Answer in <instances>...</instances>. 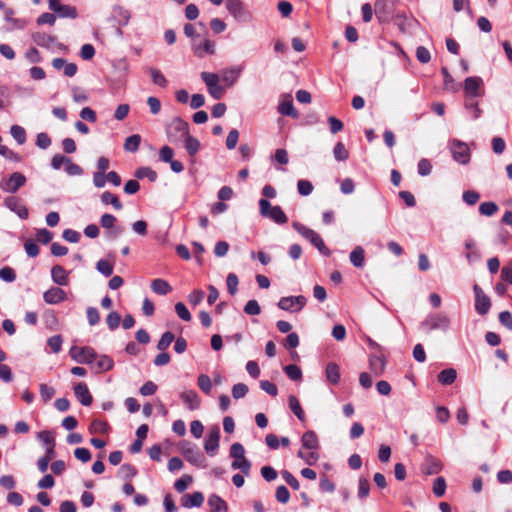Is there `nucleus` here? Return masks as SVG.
<instances>
[{"mask_svg":"<svg viewBox=\"0 0 512 512\" xmlns=\"http://www.w3.org/2000/svg\"><path fill=\"white\" fill-rule=\"evenodd\" d=\"M293 228L306 240H308L312 245H314L318 251L324 255V256H330L331 251L329 248L325 245L323 239L321 236L314 231L313 229H310L303 224H300L298 222L293 223Z\"/></svg>","mask_w":512,"mask_h":512,"instance_id":"1","label":"nucleus"},{"mask_svg":"<svg viewBox=\"0 0 512 512\" xmlns=\"http://www.w3.org/2000/svg\"><path fill=\"white\" fill-rule=\"evenodd\" d=\"M450 318L442 313L429 314L421 322L420 329L425 333H430L434 330L447 331L450 327Z\"/></svg>","mask_w":512,"mask_h":512,"instance_id":"2","label":"nucleus"},{"mask_svg":"<svg viewBox=\"0 0 512 512\" xmlns=\"http://www.w3.org/2000/svg\"><path fill=\"white\" fill-rule=\"evenodd\" d=\"M166 135L171 143L183 141L189 135V124L180 117H175L166 127Z\"/></svg>","mask_w":512,"mask_h":512,"instance_id":"3","label":"nucleus"},{"mask_svg":"<svg viewBox=\"0 0 512 512\" xmlns=\"http://www.w3.org/2000/svg\"><path fill=\"white\" fill-rule=\"evenodd\" d=\"M449 151L455 162L467 165L471 160V151L468 144L458 139H451L448 143Z\"/></svg>","mask_w":512,"mask_h":512,"instance_id":"4","label":"nucleus"},{"mask_svg":"<svg viewBox=\"0 0 512 512\" xmlns=\"http://www.w3.org/2000/svg\"><path fill=\"white\" fill-rule=\"evenodd\" d=\"M259 208L260 214L263 217L269 218L277 224H285L288 221L282 208L278 205L271 206L267 199L262 198L259 200Z\"/></svg>","mask_w":512,"mask_h":512,"instance_id":"5","label":"nucleus"},{"mask_svg":"<svg viewBox=\"0 0 512 512\" xmlns=\"http://www.w3.org/2000/svg\"><path fill=\"white\" fill-rule=\"evenodd\" d=\"M226 9L237 22L249 23L253 16L240 0H225Z\"/></svg>","mask_w":512,"mask_h":512,"instance_id":"6","label":"nucleus"},{"mask_svg":"<svg viewBox=\"0 0 512 512\" xmlns=\"http://www.w3.org/2000/svg\"><path fill=\"white\" fill-rule=\"evenodd\" d=\"M201 79L205 83L208 93L214 99H221L225 93V88L219 84L220 77L216 73L202 72Z\"/></svg>","mask_w":512,"mask_h":512,"instance_id":"7","label":"nucleus"},{"mask_svg":"<svg viewBox=\"0 0 512 512\" xmlns=\"http://www.w3.org/2000/svg\"><path fill=\"white\" fill-rule=\"evenodd\" d=\"M70 357L80 364H93L97 358L96 351L90 346H73L69 351Z\"/></svg>","mask_w":512,"mask_h":512,"instance_id":"8","label":"nucleus"},{"mask_svg":"<svg viewBox=\"0 0 512 512\" xmlns=\"http://www.w3.org/2000/svg\"><path fill=\"white\" fill-rule=\"evenodd\" d=\"M473 291L475 294V310L479 315L484 316L490 311L491 300L479 285L475 284Z\"/></svg>","mask_w":512,"mask_h":512,"instance_id":"9","label":"nucleus"},{"mask_svg":"<svg viewBox=\"0 0 512 512\" xmlns=\"http://www.w3.org/2000/svg\"><path fill=\"white\" fill-rule=\"evenodd\" d=\"M306 298L302 295L282 297L278 302V307L285 311L297 312L306 305Z\"/></svg>","mask_w":512,"mask_h":512,"instance_id":"10","label":"nucleus"},{"mask_svg":"<svg viewBox=\"0 0 512 512\" xmlns=\"http://www.w3.org/2000/svg\"><path fill=\"white\" fill-rule=\"evenodd\" d=\"M26 183V177L20 172H14L0 184L1 188L9 193H16Z\"/></svg>","mask_w":512,"mask_h":512,"instance_id":"11","label":"nucleus"},{"mask_svg":"<svg viewBox=\"0 0 512 512\" xmlns=\"http://www.w3.org/2000/svg\"><path fill=\"white\" fill-rule=\"evenodd\" d=\"M49 9L61 18L75 19L78 16L76 7L61 4L59 0H49Z\"/></svg>","mask_w":512,"mask_h":512,"instance_id":"12","label":"nucleus"},{"mask_svg":"<svg viewBox=\"0 0 512 512\" xmlns=\"http://www.w3.org/2000/svg\"><path fill=\"white\" fill-rule=\"evenodd\" d=\"M220 443V429L218 426L212 428L204 441V449L206 453L210 456H214L218 449Z\"/></svg>","mask_w":512,"mask_h":512,"instance_id":"13","label":"nucleus"},{"mask_svg":"<svg viewBox=\"0 0 512 512\" xmlns=\"http://www.w3.org/2000/svg\"><path fill=\"white\" fill-rule=\"evenodd\" d=\"M4 205L12 212L17 214V216L21 219L28 218V209L22 203V201L15 196H10L4 199Z\"/></svg>","mask_w":512,"mask_h":512,"instance_id":"14","label":"nucleus"},{"mask_svg":"<svg viewBox=\"0 0 512 512\" xmlns=\"http://www.w3.org/2000/svg\"><path fill=\"white\" fill-rule=\"evenodd\" d=\"M43 299L47 304L55 305L67 299L66 292L59 287H51L43 293Z\"/></svg>","mask_w":512,"mask_h":512,"instance_id":"15","label":"nucleus"},{"mask_svg":"<svg viewBox=\"0 0 512 512\" xmlns=\"http://www.w3.org/2000/svg\"><path fill=\"white\" fill-rule=\"evenodd\" d=\"M180 399L186 407L193 411L197 410L201 405V399L195 390H185L180 393Z\"/></svg>","mask_w":512,"mask_h":512,"instance_id":"16","label":"nucleus"},{"mask_svg":"<svg viewBox=\"0 0 512 512\" xmlns=\"http://www.w3.org/2000/svg\"><path fill=\"white\" fill-rule=\"evenodd\" d=\"M74 394L77 400L83 405V406H90L93 402V397L84 382H80L77 385L74 386Z\"/></svg>","mask_w":512,"mask_h":512,"instance_id":"17","label":"nucleus"},{"mask_svg":"<svg viewBox=\"0 0 512 512\" xmlns=\"http://www.w3.org/2000/svg\"><path fill=\"white\" fill-rule=\"evenodd\" d=\"M193 51L197 57H204L205 55H212L215 52V43L207 38L201 40L199 43H193Z\"/></svg>","mask_w":512,"mask_h":512,"instance_id":"18","label":"nucleus"},{"mask_svg":"<svg viewBox=\"0 0 512 512\" xmlns=\"http://www.w3.org/2000/svg\"><path fill=\"white\" fill-rule=\"evenodd\" d=\"M33 41L41 47L50 49L54 47L55 45L61 46L60 43H57V38L55 36L43 33V32H37L34 33L32 36Z\"/></svg>","mask_w":512,"mask_h":512,"instance_id":"19","label":"nucleus"},{"mask_svg":"<svg viewBox=\"0 0 512 512\" xmlns=\"http://www.w3.org/2000/svg\"><path fill=\"white\" fill-rule=\"evenodd\" d=\"M442 470V463L439 459L428 455L421 467V471L426 475H434Z\"/></svg>","mask_w":512,"mask_h":512,"instance_id":"20","label":"nucleus"},{"mask_svg":"<svg viewBox=\"0 0 512 512\" xmlns=\"http://www.w3.org/2000/svg\"><path fill=\"white\" fill-rule=\"evenodd\" d=\"M483 81L480 77H468L464 82V91L467 96L477 97L479 95V88Z\"/></svg>","mask_w":512,"mask_h":512,"instance_id":"21","label":"nucleus"},{"mask_svg":"<svg viewBox=\"0 0 512 512\" xmlns=\"http://www.w3.org/2000/svg\"><path fill=\"white\" fill-rule=\"evenodd\" d=\"M204 502V496L201 492H194L192 494H185L181 498V504L185 508L200 507Z\"/></svg>","mask_w":512,"mask_h":512,"instance_id":"22","label":"nucleus"},{"mask_svg":"<svg viewBox=\"0 0 512 512\" xmlns=\"http://www.w3.org/2000/svg\"><path fill=\"white\" fill-rule=\"evenodd\" d=\"M184 456L188 462L195 465L196 467H198V468L206 467L205 457H204L203 453H201L200 451H198L194 448H189L184 452Z\"/></svg>","mask_w":512,"mask_h":512,"instance_id":"23","label":"nucleus"},{"mask_svg":"<svg viewBox=\"0 0 512 512\" xmlns=\"http://www.w3.org/2000/svg\"><path fill=\"white\" fill-rule=\"evenodd\" d=\"M301 444L303 449L315 450L319 449V440L316 433L312 430L306 431L301 438Z\"/></svg>","mask_w":512,"mask_h":512,"instance_id":"24","label":"nucleus"},{"mask_svg":"<svg viewBox=\"0 0 512 512\" xmlns=\"http://www.w3.org/2000/svg\"><path fill=\"white\" fill-rule=\"evenodd\" d=\"M386 361L383 356L371 355L369 357V368L375 376H381L385 370Z\"/></svg>","mask_w":512,"mask_h":512,"instance_id":"25","label":"nucleus"},{"mask_svg":"<svg viewBox=\"0 0 512 512\" xmlns=\"http://www.w3.org/2000/svg\"><path fill=\"white\" fill-rule=\"evenodd\" d=\"M242 72L241 67H231L221 72V80L227 85L232 86L238 80Z\"/></svg>","mask_w":512,"mask_h":512,"instance_id":"26","label":"nucleus"},{"mask_svg":"<svg viewBox=\"0 0 512 512\" xmlns=\"http://www.w3.org/2000/svg\"><path fill=\"white\" fill-rule=\"evenodd\" d=\"M51 277L54 283L65 286L68 284V272L60 265H55L51 269Z\"/></svg>","mask_w":512,"mask_h":512,"instance_id":"27","label":"nucleus"},{"mask_svg":"<svg viewBox=\"0 0 512 512\" xmlns=\"http://www.w3.org/2000/svg\"><path fill=\"white\" fill-rule=\"evenodd\" d=\"M210 512H227V503L218 495L212 494L208 498Z\"/></svg>","mask_w":512,"mask_h":512,"instance_id":"28","label":"nucleus"},{"mask_svg":"<svg viewBox=\"0 0 512 512\" xmlns=\"http://www.w3.org/2000/svg\"><path fill=\"white\" fill-rule=\"evenodd\" d=\"M278 112L281 115L297 117L298 113L294 108L292 99L288 96L287 98L281 100L278 106Z\"/></svg>","mask_w":512,"mask_h":512,"instance_id":"29","label":"nucleus"},{"mask_svg":"<svg viewBox=\"0 0 512 512\" xmlns=\"http://www.w3.org/2000/svg\"><path fill=\"white\" fill-rule=\"evenodd\" d=\"M350 262L357 268H362L365 263V251L361 246H356L350 253Z\"/></svg>","mask_w":512,"mask_h":512,"instance_id":"30","label":"nucleus"},{"mask_svg":"<svg viewBox=\"0 0 512 512\" xmlns=\"http://www.w3.org/2000/svg\"><path fill=\"white\" fill-rule=\"evenodd\" d=\"M325 373H326L327 380L331 384L336 385V384L339 383V381H340V368H339V366L336 363H334V362L328 363L327 366H326Z\"/></svg>","mask_w":512,"mask_h":512,"instance_id":"31","label":"nucleus"},{"mask_svg":"<svg viewBox=\"0 0 512 512\" xmlns=\"http://www.w3.org/2000/svg\"><path fill=\"white\" fill-rule=\"evenodd\" d=\"M95 367L99 372H106L113 368L114 361L111 357L107 355H97L96 360L94 361Z\"/></svg>","mask_w":512,"mask_h":512,"instance_id":"32","label":"nucleus"},{"mask_svg":"<svg viewBox=\"0 0 512 512\" xmlns=\"http://www.w3.org/2000/svg\"><path fill=\"white\" fill-rule=\"evenodd\" d=\"M151 289L154 293L159 295H166L172 290L170 284L166 280L160 278L152 281Z\"/></svg>","mask_w":512,"mask_h":512,"instance_id":"33","label":"nucleus"},{"mask_svg":"<svg viewBox=\"0 0 512 512\" xmlns=\"http://www.w3.org/2000/svg\"><path fill=\"white\" fill-rule=\"evenodd\" d=\"M456 378L457 372L453 368L444 369L437 376L438 382L442 385H450L456 380Z\"/></svg>","mask_w":512,"mask_h":512,"instance_id":"34","label":"nucleus"},{"mask_svg":"<svg viewBox=\"0 0 512 512\" xmlns=\"http://www.w3.org/2000/svg\"><path fill=\"white\" fill-rule=\"evenodd\" d=\"M114 17L121 26H126L131 18L130 12L122 6H115L113 8Z\"/></svg>","mask_w":512,"mask_h":512,"instance_id":"35","label":"nucleus"},{"mask_svg":"<svg viewBox=\"0 0 512 512\" xmlns=\"http://www.w3.org/2000/svg\"><path fill=\"white\" fill-rule=\"evenodd\" d=\"M183 141L185 149L190 156H195L200 150L199 140L190 134Z\"/></svg>","mask_w":512,"mask_h":512,"instance_id":"36","label":"nucleus"},{"mask_svg":"<svg viewBox=\"0 0 512 512\" xmlns=\"http://www.w3.org/2000/svg\"><path fill=\"white\" fill-rule=\"evenodd\" d=\"M231 467L234 470H240L244 475L248 476L250 474L251 463L244 456L243 458H234Z\"/></svg>","mask_w":512,"mask_h":512,"instance_id":"37","label":"nucleus"},{"mask_svg":"<svg viewBox=\"0 0 512 512\" xmlns=\"http://www.w3.org/2000/svg\"><path fill=\"white\" fill-rule=\"evenodd\" d=\"M394 23L402 32L407 33L410 31L414 20L404 14H398L395 17Z\"/></svg>","mask_w":512,"mask_h":512,"instance_id":"38","label":"nucleus"},{"mask_svg":"<svg viewBox=\"0 0 512 512\" xmlns=\"http://www.w3.org/2000/svg\"><path fill=\"white\" fill-rule=\"evenodd\" d=\"M101 201L105 205L111 204L115 210H121L123 207L119 198L109 191H106L101 195Z\"/></svg>","mask_w":512,"mask_h":512,"instance_id":"39","label":"nucleus"},{"mask_svg":"<svg viewBox=\"0 0 512 512\" xmlns=\"http://www.w3.org/2000/svg\"><path fill=\"white\" fill-rule=\"evenodd\" d=\"M288 402H289L290 409L296 415V417L300 421H304L305 414H304V411H303V409L301 407V404H300L298 398L296 396H294V395H290L289 399H288Z\"/></svg>","mask_w":512,"mask_h":512,"instance_id":"40","label":"nucleus"},{"mask_svg":"<svg viewBox=\"0 0 512 512\" xmlns=\"http://www.w3.org/2000/svg\"><path fill=\"white\" fill-rule=\"evenodd\" d=\"M141 143V136L139 134H133L126 138L124 143V150L127 152H136L139 149Z\"/></svg>","mask_w":512,"mask_h":512,"instance_id":"41","label":"nucleus"},{"mask_svg":"<svg viewBox=\"0 0 512 512\" xmlns=\"http://www.w3.org/2000/svg\"><path fill=\"white\" fill-rule=\"evenodd\" d=\"M297 456L301 458L307 465H314L319 459L318 451L308 450L307 452L302 449L298 451Z\"/></svg>","mask_w":512,"mask_h":512,"instance_id":"42","label":"nucleus"},{"mask_svg":"<svg viewBox=\"0 0 512 512\" xmlns=\"http://www.w3.org/2000/svg\"><path fill=\"white\" fill-rule=\"evenodd\" d=\"M135 176L139 179L147 178L151 182H155L157 180V173L150 167H140L136 170Z\"/></svg>","mask_w":512,"mask_h":512,"instance_id":"43","label":"nucleus"},{"mask_svg":"<svg viewBox=\"0 0 512 512\" xmlns=\"http://www.w3.org/2000/svg\"><path fill=\"white\" fill-rule=\"evenodd\" d=\"M10 133L19 145H23L26 142L27 136L23 127L19 125H13L10 129Z\"/></svg>","mask_w":512,"mask_h":512,"instance_id":"44","label":"nucleus"},{"mask_svg":"<svg viewBox=\"0 0 512 512\" xmlns=\"http://www.w3.org/2000/svg\"><path fill=\"white\" fill-rule=\"evenodd\" d=\"M149 72H150V75L152 78V82L155 85H158L163 88H165L167 86L168 81L160 70H158L156 68H149Z\"/></svg>","mask_w":512,"mask_h":512,"instance_id":"45","label":"nucleus"},{"mask_svg":"<svg viewBox=\"0 0 512 512\" xmlns=\"http://www.w3.org/2000/svg\"><path fill=\"white\" fill-rule=\"evenodd\" d=\"M174 340H175V337L172 332L167 331V332L163 333L160 340L157 343V349L160 351H165Z\"/></svg>","mask_w":512,"mask_h":512,"instance_id":"46","label":"nucleus"},{"mask_svg":"<svg viewBox=\"0 0 512 512\" xmlns=\"http://www.w3.org/2000/svg\"><path fill=\"white\" fill-rule=\"evenodd\" d=\"M121 323V315L117 311H111L106 317V324L111 331L116 330Z\"/></svg>","mask_w":512,"mask_h":512,"instance_id":"47","label":"nucleus"},{"mask_svg":"<svg viewBox=\"0 0 512 512\" xmlns=\"http://www.w3.org/2000/svg\"><path fill=\"white\" fill-rule=\"evenodd\" d=\"M284 372L293 381H300L302 379V371L297 365L290 364L285 366Z\"/></svg>","mask_w":512,"mask_h":512,"instance_id":"48","label":"nucleus"},{"mask_svg":"<svg viewBox=\"0 0 512 512\" xmlns=\"http://www.w3.org/2000/svg\"><path fill=\"white\" fill-rule=\"evenodd\" d=\"M498 211V206L495 202L487 201L483 202L479 206L480 214L484 216H492Z\"/></svg>","mask_w":512,"mask_h":512,"instance_id":"49","label":"nucleus"},{"mask_svg":"<svg viewBox=\"0 0 512 512\" xmlns=\"http://www.w3.org/2000/svg\"><path fill=\"white\" fill-rule=\"evenodd\" d=\"M197 385L200 390L206 394H209L212 389V381L206 374H200L197 379Z\"/></svg>","mask_w":512,"mask_h":512,"instance_id":"50","label":"nucleus"},{"mask_svg":"<svg viewBox=\"0 0 512 512\" xmlns=\"http://www.w3.org/2000/svg\"><path fill=\"white\" fill-rule=\"evenodd\" d=\"M333 155L337 161H345L349 157V153L342 142H338L335 145Z\"/></svg>","mask_w":512,"mask_h":512,"instance_id":"51","label":"nucleus"},{"mask_svg":"<svg viewBox=\"0 0 512 512\" xmlns=\"http://www.w3.org/2000/svg\"><path fill=\"white\" fill-rule=\"evenodd\" d=\"M227 290L230 295L234 296L238 291L239 280L236 274L229 273L226 278Z\"/></svg>","mask_w":512,"mask_h":512,"instance_id":"52","label":"nucleus"},{"mask_svg":"<svg viewBox=\"0 0 512 512\" xmlns=\"http://www.w3.org/2000/svg\"><path fill=\"white\" fill-rule=\"evenodd\" d=\"M369 492H370L369 481L364 477H360L359 481H358V497L360 499H364V498L368 497Z\"/></svg>","mask_w":512,"mask_h":512,"instance_id":"53","label":"nucleus"},{"mask_svg":"<svg viewBox=\"0 0 512 512\" xmlns=\"http://www.w3.org/2000/svg\"><path fill=\"white\" fill-rule=\"evenodd\" d=\"M96 268L101 274H103L106 277L111 276L113 273V265L105 259L99 260L96 264Z\"/></svg>","mask_w":512,"mask_h":512,"instance_id":"54","label":"nucleus"},{"mask_svg":"<svg viewBox=\"0 0 512 512\" xmlns=\"http://www.w3.org/2000/svg\"><path fill=\"white\" fill-rule=\"evenodd\" d=\"M297 190L301 196H308L313 191V185L310 181L301 179L297 182Z\"/></svg>","mask_w":512,"mask_h":512,"instance_id":"55","label":"nucleus"},{"mask_svg":"<svg viewBox=\"0 0 512 512\" xmlns=\"http://www.w3.org/2000/svg\"><path fill=\"white\" fill-rule=\"evenodd\" d=\"M244 312L251 316L259 315L261 313V307L256 300H249L244 306Z\"/></svg>","mask_w":512,"mask_h":512,"instance_id":"56","label":"nucleus"},{"mask_svg":"<svg viewBox=\"0 0 512 512\" xmlns=\"http://www.w3.org/2000/svg\"><path fill=\"white\" fill-rule=\"evenodd\" d=\"M417 169L420 176H428L432 171L431 162L426 158H422L418 162Z\"/></svg>","mask_w":512,"mask_h":512,"instance_id":"57","label":"nucleus"},{"mask_svg":"<svg viewBox=\"0 0 512 512\" xmlns=\"http://www.w3.org/2000/svg\"><path fill=\"white\" fill-rule=\"evenodd\" d=\"M275 497L278 502L286 504L290 499V492L286 486L281 485L277 487Z\"/></svg>","mask_w":512,"mask_h":512,"instance_id":"58","label":"nucleus"},{"mask_svg":"<svg viewBox=\"0 0 512 512\" xmlns=\"http://www.w3.org/2000/svg\"><path fill=\"white\" fill-rule=\"evenodd\" d=\"M40 396L44 402H48L55 394L53 387L48 386L45 383L39 385Z\"/></svg>","mask_w":512,"mask_h":512,"instance_id":"59","label":"nucleus"},{"mask_svg":"<svg viewBox=\"0 0 512 512\" xmlns=\"http://www.w3.org/2000/svg\"><path fill=\"white\" fill-rule=\"evenodd\" d=\"M282 478L294 490H299L300 484L297 478L287 470L281 472Z\"/></svg>","mask_w":512,"mask_h":512,"instance_id":"60","label":"nucleus"},{"mask_svg":"<svg viewBox=\"0 0 512 512\" xmlns=\"http://www.w3.org/2000/svg\"><path fill=\"white\" fill-rule=\"evenodd\" d=\"M108 429V423L101 420H94L89 428L91 433H107Z\"/></svg>","mask_w":512,"mask_h":512,"instance_id":"61","label":"nucleus"},{"mask_svg":"<svg viewBox=\"0 0 512 512\" xmlns=\"http://www.w3.org/2000/svg\"><path fill=\"white\" fill-rule=\"evenodd\" d=\"M52 141L49 135L45 132L38 133L36 136V146L40 149H47L50 147Z\"/></svg>","mask_w":512,"mask_h":512,"instance_id":"62","label":"nucleus"},{"mask_svg":"<svg viewBox=\"0 0 512 512\" xmlns=\"http://www.w3.org/2000/svg\"><path fill=\"white\" fill-rule=\"evenodd\" d=\"M501 279L512 285V261H509L502 267Z\"/></svg>","mask_w":512,"mask_h":512,"instance_id":"63","label":"nucleus"},{"mask_svg":"<svg viewBox=\"0 0 512 512\" xmlns=\"http://www.w3.org/2000/svg\"><path fill=\"white\" fill-rule=\"evenodd\" d=\"M499 322L512 331V314L509 311H502L499 313Z\"/></svg>","mask_w":512,"mask_h":512,"instance_id":"64","label":"nucleus"}]
</instances>
